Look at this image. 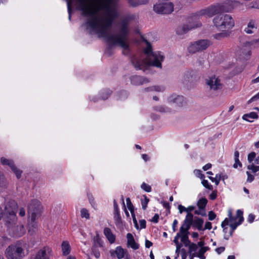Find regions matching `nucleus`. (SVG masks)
<instances>
[{
	"label": "nucleus",
	"mask_w": 259,
	"mask_h": 259,
	"mask_svg": "<svg viewBox=\"0 0 259 259\" xmlns=\"http://www.w3.org/2000/svg\"><path fill=\"white\" fill-rule=\"evenodd\" d=\"M194 173L196 176L202 180L205 178L204 175L202 173V171L200 170L196 169L194 170Z\"/></svg>",
	"instance_id": "5fc2aeb1"
},
{
	"label": "nucleus",
	"mask_w": 259,
	"mask_h": 259,
	"mask_svg": "<svg viewBox=\"0 0 259 259\" xmlns=\"http://www.w3.org/2000/svg\"><path fill=\"white\" fill-rule=\"evenodd\" d=\"M218 174L216 175L215 178H213L212 177H209L208 178L209 180H210L212 182H214L216 185H218L221 179V175H219V179H218Z\"/></svg>",
	"instance_id": "09e8293b"
},
{
	"label": "nucleus",
	"mask_w": 259,
	"mask_h": 259,
	"mask_svg": "<svg viewBox=\"0 0 259 259\" xmlns=\"http://www.w3.org/2000/svg\"><path fill=\"white\" fill-rule=\"evenodd\" d=\"M189 252L195 251L197 249V245L194 243H191L189 245Z\"/></svg>",
	"instance_id": "603ef678"
},
{
	"label": "nucleus",
	"mask_w": 259,
	"mask_h": 259,
	"mask_svg": "<svg viewBox=\"0 0 259 259\" xmlns=\"http://www.w3.org/2000/svg\"><path fill=\"white\" fill-rule=\"evenodd\" d=\"M149 0H130V5L133 7H136L139 5L148 4Z\"/></svg>",
	"instance_id": "a878e982"
},
{
	"label": "nucleus",
	"mask_w": 259,
	"mask_h": 259,
	"mask_svg": "<svg viewBox=\"0 0 259 259\" xmlns=\"http://www.w3.org/2000/svg\"><path fill=\"white\" fill-rule=\"evenodd\" d=\"M98 247L95 246L92 247V251L96 258H99L100 257V252L98 249Z\"/></svg>",
	"instance_id": "49530a36"
},
{
	"label": "nucleus",
	"mask_w": 259,
	"mask_h": 259,
	"mask_svg": "<svg viewBox=\"0 0 259 259\" xmlns=\"http://www.w3.org/2000/svg\"><path fill=\"white\" fill-rule=\"evenodd\" d=\"M12 170L15 173L17 179H20L21 177L22 171L18 169L15 165V164L11 168Z\"/></svg>",
	"instance_id": "f704fd0d"
},
{
	"label": "nucleus",
	"mask_w": 259,
	"mask_h": 259,
	"mask_svg": "<svg viewBox=\"0 0 259 259\" xmlns=\"http://www.w3.org/2000/svg\"><path fill=\"white\" fill-rule=\"evenodd\" d=\"M255 215L252 213H250L247 217V221L249 223H252L255 219Z\"/></svg>",
	"instance_id": "680f3d73"
},
{
	"label": "nucleus",
	"mask_w": 259,
	"mask_h": 259,
	"mask_svg": "<svg viewBox=\"0 0 259 259\" xmlns=\"http://www.w3.org/2000/svg\"><path fill=\"white\" fill-rule=\"evenodd\" d=\"M147 46L144 50V53L148 57V64L151 66L161 68V62L163 61L164 56L160 51H153L152 47L150 42L147 39H144Z\"/></svg>",
	"instance_id": "f03ea898"
},
{
	"label": "nucleus",
	"mask_w": 259,
	"mask_h": 259,
	"mask_svg": "<svg viewBox=\"0 0 259 259\" xmlns=\"http://www.w3.org/2000/svg\"><path fill=\"white\" fill-rule=\"evenodd\" d=\"M143 197H144V199H141V204L142 206V208L144 210H145L147 207L148 203L149 202V199L147 198L145 195H144Z\"/></svg>",
	"instance_id": "a19ab883"
},
{
	"label": "nucleus",
	"mask_w": 259,
	"mask_h": 259,
	"mask_svg": "<svg viewBox=\"0 0 259 259\" xmlns=\"http://www.w3.org/2000/svg\"><path fill=\"white\" fill-rule=\"evenodd\" d=\"M30 218V222L28 224V233L32 235L34 234L37 230V224L36 220L38 218L34 217V219Z\"/></svg>",
	"instance_id": "6ab92c4d"
},
{
	"label": "nucleus",
	"mask_w": 259,
	"mask_h": 259,
	"mask_svg": "<svg viewBox=\"0 0 259 259\" xmlns=\"http://www.w3.org/2000/svg\"><path fill=\"white\" fill-rule=\"evenodd\" d=\"M191 226V225L183 223L180 227L179 233L182 235L189 234V230L190 229Z\"/></svg>",
	"instance_id": "c85d7f7f"
},
{
	"label": "nucleus",
	"mask_w": 259,
	"mask_h": 259,
	"mask_svg": "<svg viewBox=\"0 0 259 259\" xmlns=\"http://www.w3.org/2000/svg\"><path fill=\"white\" fill-rule=\"evenodd\" d=\"M189 234L182 235L181 241L184 244V245L187 247L191 243L188 237Z\"/></svg>",
	"instance_id": "c9c22d12"
},
{
	"label": "nucleus",
	"mask_w": 259,
	"mask_h": 259,
	"mask_svg": "<svg viewBox=\"0 0 259 259\" xmlns=\"http://www.w3.org/2000/svg\"><path fill=\"white\" fill-rule=\"evenodd\" d=\"M131 82L134 85H138L148 82L149 80L146 77L139 75H134L131 77Z\"/></svg>",
	"instance_id": "f3484780"
},
{
	"label": "nucleus",
	"mask_w": 259,
	"mask_h": 259,
	"mask_svg": "<svg viewBox=\"0 0 259 259\" xmlns=\"http://www.w3.org/2000/svg\"><path fill=\"white\" fill-rule=\"evenodd\" d=\"M247 168L249 170H251L254 173L259 171V166H255L253 164L248 165Z\"/></svg>",
	"instance_id": "3c124183"
},
{
	"label": "nucleus",
	"mask_w": 259,
	"mask_h": 259,
	"mask_svg": "<svg viewBox=\"0 0 259 259\" xmlns=\"http://www.w3.org/2000/svg\"><path fill=\"white\" fill-rule=\"evenodd\" d=\"M258 118V116L256 112H251L249 113L245 114L243 115L242 119L248 122H251L253 121L250 120L249 118L251 119H257Z\"/></svg>",
	"instance_id": "b1692460"
},
{
	"label": "nucleus",
	"mask_w": 259,
	"mask_h": 259,
	"mask_svg": "<svg viewBox=\"0 0 259 259\" xmlns=\"http://www.w3.org/2000/svg\"><path fill=\"white\" fill-rule=\"evenodd\" d=\"M131 214H132V219H133V223L134 224L135 227L136 228V229L139 230V225L138 224L137 220L136 218L135 214V213H132Z\"/></svg>",
	"instance_id": "4d7b16f0"
},
{
	"label": "nucleus",
	"mask_w": 259,
	"mask_h": 259,
	"mask_svg": "<svg viewBox=\"0 0 259 259\" xmlns=\"http://www.w3.org/2000/svg\"><path fill=\"white\" fill-rule=\"evenodd\" d=\"M237 217H239V220L237 222H234L230 224L231 231L230 232V236H232L233 232L236 229L237 227L240 225L244 221L243 211L241 209L237 210Z\"/></svg>",
	"instance_id": "4468645a"
},
{
	"label": "nucleus",
	"mask_w": 259,
	"mask_h": 259,
	"mask_svg": "<svg viewBox=\"0 0 259 259\" xmlns=\"http://www.w3.org/2000/svg\"><path fill=\"white\" fill-rule=\"evenodd\" d=\"M217 197V190L213 191L209 195V199L213 200L216 199Z\"/></svg>",
	"instance_id": "69168bd1"
},
{
	"label": "nucleus",
	"mask_w": 259,
	"mask_h": 259,
	"mask_svg": "<svg viewBox=\"0 0 259 259\" xmlns=\"http://www.w3.org/2000/svg\"><path fill=\"white\" fill-rule=\"evenodd\" d=\"M226 5L224 4H217L211 5L205 9L201 10L196 13L193 17L197 18L203 16L211 17L216 14L227 12L228 10L226 9Z\"/></svg>",
	"instance_id": "20e7f679"
},
{
	"label": "nucleus",
	"mask_w": 259,
	"mask_h": 259,
	"mask_svg": "<svg viewBox=\"0 0 259 259\" xmlns=\"http://www.w3.org/2000/svg\"><path fill=\"white\" fill-rule=\"evenodd\" d=\"M164 90V88L162 86H153L150 88L145 89V91L149 92L150 91H155L156 92H163Z\"/></svg>",
	"instance_id": "72a5a7b5"
},
{
	"label": "nucleus",
	"mask_w": 259,
	"mask_h": 259,
	"mask_svg": "<svg viewBox=\"0 0 259 259\" xmlns=\"http://www.w3.org/2000/svg\"><path fill=\"white\" fill-rule=\"evenodd\" d=\"M193 215L191 212L187 213L183 223L192 226L193 223Z\"/></svg>",
	"instance_id": "7c9ffc66"
},
{
	"label": "nucleus",
	"mask_w": 259,
	"mask_h": 259,
	"mask_svg": "<svg viewBox=\"0 0 259 259\" xmlns=\"http://www.w3.org/2000/svg\"><path fill=\"white\" fill-rule=\"evenodd\" d=\"M246 174L247 175V181L250 183L252 182L254 179V176L250 174L249 171H247Z\"/></svg>",
	"instance_id": "0e129e2a"
},
{
	"label": "nucleus",
	"mask_w": 259,
	"mask_h": 259,
	"mask_svg": "<svg viewBox=\"0 0 259 259\" xmlns=\"http://www.w3.org/2000/svg\"><path fill=\"white\" fill-rule=\"evenodd\" d=\"M77 9L82 15L90 17L85 24L93 30H97L99 37H104L111 45H119L124 50L122 54L127 55L130 53V46L126 42L129 35L127 23L123 22L119 32L110 34L107 29L110 28L114 20L117 17L116 10L111 7L114 0H76Z\"/></svg>",
	"instance_id": "f257e3e1"
},
{
	"label": "nucleus",
	"mask_w": 259,
	"mask_h": 259,
	"mask_svg": "<svg viewBox=\"0 0 259 259\" xmlns=\"http://www.w3.org/2000/svg\"><path fill=\"white\" fill-rule=\"evenodd\" d=\"M235 163L233 164V167L235 168H237L238 167V166H239L240 167H242V164L241 162L240 161L239 159H235Z\"/></svg>",
	"instance_id": "13d9d810"
},
{
	"label": "nucleus",
	"mask_w": 259,
	"mask_h": 259,
	"mask_svg": "<svg viewBox=\"0 0 259 259\" xmlns=\"http://www.w3.org/2000/svg\"><path fill=\"white\" fill-rule=\"evenodd\" d=\"M153 109L156 111H158L162 113L168 112L170 111L169 108L161 105L154 106Z\"/></svg>",
	"instance_id": "2f4dec72"
},
{
	"label": "nucleus",
	"mask_w": 259,
	"mask_h": 259,
	"mask_svg": "<svg viewBox=\"0 0 259 259\" xmlns=\"http://www.w3.org/2000/svg\"><path fill=\"white\" fill-rule=\"evenodd\" d=\"M201 183L202 185L207 189L209 190H213V186L209 183L207 180H204V179H202V181L201 182Z\"/></svg>",
	"instance_id": "a18cd8bd"
},
{
	"label": "nucleus",
	"mask_w": 259,
	"mask_h": 259,
	"mask_svg": "<svg viewBox=\"0 0 259 259\" xmlns=\"http://www.w3.org/2000/svg\"><path fill=\"white\" fill-rule=\"evenodd\" d=\"M114 206V221L116 226L119 229L123 228V221L120 214L119 209L115 200L113 201Z\"/></svg>",
	"instance_id": "f8f14e48"
},
{
	"label": "nucleus",
	"mask_w": 259,
	"mask_h": 259,
	"mask_svg": "<svg viewBox=\"0 0 259 259\" xmlns=\"http://www.w3.org/2000/svg\"><path fill=\"white\" fill-rule=\"evenodd\" d=\"M206 83L209 86L210 90H218L222 89V84L219 77H216L215 75L209 77L206 79Z\"/></svg>",
	"instance_id": "ddd939ff"
},
{
	"label": "nucleus",
	"mask_w": 259,
	"mask_h": 259,
	"mask_svg": "<svg viewBox=\"0 0 259 259\" xmlns=\"http://www.w3.org/2000/svg\"><path fill=\"white\" fill-rule=\"evenodd\" d=\"M208 217L209 221H213L215 219L217 215L213 211H210L208 212Z\"/></svg>",
	"instance_id": "6e6d98bb"
},
{
	"label": "nucleus",
	"mask_w": 259,
	"mask_h": 259,
	"mask_svg": "<svg viewBox=\"0 0 259 259\" xmlns=\"http://www.w3.org/2000/svg\"><path fill=\"white\" fill-rule=\"evenodd\" d=\"M1 163L4 165H8L12 167V166L14 164V162L13 160L8 159L5 157H2L1 159Z\"/></svg>",
	"instance_id": "473e14b6"
},
{
	"label": "nucleus",
	"mask_w": 259,
	"mask_h": 259,
	"mask_svg": "<svg viewBox=\"0 0 259 259\" xmlns=\"http://www.w3.org/2000/svg\"><path fill=\"white\" fill-rule=\"evenodd\" d=\"M126 238L127 245L128 246H130L134 250L138 249L139 248V244L136 242L134 236L131 233H127Z\"/></svg>",
	"instance_id": "a211bd4d"
},
{
	"label": "nucleus",
	"mask_w": 259,
	"mask_h": 259,
	"mask_svg": "<svg viewBox=\"0 0 259 259\" xmlns=\"http://www.w3.org/2000/svg\"><path fill=\"white\" fill-rule=\"evenodd\" d=\"M42 207L41 203L37 199H32L28 203L27 206V212L29 218L32 219L34 217L39 218L42 212Z\"/></svg>",
	"instance_id": "423d86ee"
},
{
	"label": "nucleus",
	"mask_w": 259,
	"mask_h": 259,
	"mask_svg": "<svg viewBox=\"0 0 259 259\" xmlns=\"http://www.w3.org/2000/svg\"><path fill=\"white\" fill-rule=\"evenodd\" d=\"M153 9L158 14H169L174 11V5L171 2L156 3Z\"/></svg>",
	"instance_id": "1a4fd4ad"
},
{
	"label": "nucleus",
	"mask_w": 259,
	"mask_h": 259,
	"mask_svg": "<svg viewBox=\"0 0 259 259\" xmlns=\"http://www.w3.org/2000/svg\"><path fill=\"white\" fill-rule=\"evenodd\" d=\"M141 188L142 189H143V190L147 192H150L152 191L151 187L145 182H143L141 184Z\"/></svg>",
	"instance_id": "37998d69"
},
{
	"label": "nucleus",
	"mask_w": 259,
	"mask_h": 259,
	"mask_svg": "<svg viewBox=\"0 0 259 259\" xmlns=\"http://www.w3.org/2000/svg\"><path fill=\"white\" fill-rule=\"evenodd\" d=\"M230 222L229 219L227 218H225L224 220L221 223L222 228H224L225 227L229 225V222Z\"/></svg>",
	"instance_id": "774afa93"
},
{
	"label": "nucleus",
	"mask_w": 259,
	"mask_h": 259,
	"mask_svg": "<svg viewBox=\"0 0 259 259\" xmlns=\"http://www.w3.org/2000/svg\"><path fill=\"white\" fill-rule=\"evenodd\" d=\"M203 223L204 221L203 219L195 217L192 225L199 231H202Z\"/></svg>",
	"instance_id": "412c9836"
},
{
	"label": "nucleus",
	"mask_w": 259,
	"mask_h": 259,
	"mask_svg": "<svg viewBox=\"0 0 259 259\" xmlns=\"http://www.w3.org/2000/svg\"><path fill=\"white\" fill-rule=\"evenodd\" d=\"M169 102L176 103L179 106H183L186 103L185 99L182 96H177L176 95H172L168 98Z\"/></svg>",
	"instance_id": "dca6fc26"
},
{
	"label": "nucleus",
	"mask_w": 259,
	"mask_h": 259,
	"mask_svg": "<svg viewBox=\"0 0 259 259\" xmlns=\"http://www.w3.org/2000/svg\"><path fill=\"white\" fill-rule=\"evenodd\" d=\"M126 201L127 207L128 209H129V210L131 211V214L135 213L134 212V207L131 202L130 198H127L126 199Z\"/></svg>",
	"instance_id": "58836bf2"
},
{
	"label": "nucleus",
	"mask_w": 259,
	"mask_h": 259,
	"mask_svg": "<svg viewBox=\"0 0 259 259\" xmlns=\"http://www.w3.org/2000/svg\"><path fill=\"white\" fill-rule=\"evenodd\" d=\"M181 254L182 259H186L187 257V253L186 252V250L184 248H182L181 250Z\"/></svg>",
	"instance_id": "338daca9"
},
{
	"label": "nucleus",
	"mask_w": 259,
	"mask_h": 259,
	"mask_svg": "<svg viewBox=\"0 0 259 259\" xmlns=\"http://www.w3.org/2000/svg\"><path fill=\"white\" fill-rule=\"evenodd\" d=\"M256 153L254 152H251L248 155V161L251 163L255 158Z\"/></svg>",
	"instance_id": "864d4df0"
},
{
	"label": "nucleus",
	"mask_w": 259,
	"mask_h": 259,
	"mask_svg": "<svg viewBox=\"0 0 259 259\" xmlns=\"http://www.w3.org/2000/svg\"><path fill=\"white\" fill-rule=\"evenodd\" d=\"M207 202V199L205 197H202L198 200L197 205L199 209L205 211V207Z\"/></svg>",
	"instance_id": "393cba45"
},
{
	"label": "nucleus",
	"mask_w": 259,
	"mask_h": 259,
	"mask_svg": "<svg viewBox=\"0 0 259 259\" xmlns=\"http://www.w3.org/2000/svg\"><path fill=\"white\" fill-rule=\"evenodd\" d=\"M17 208V203L14 200H10L6 205L5 209L6 212L9 214V216L7 218H10L12 222L17 221V217L16 214V209Z\"/></svg>",
	"instance_id": "9d476101"
},
{
	"label": "nucleus",
	"mask_w": 259,
	"mask_h": 259,
	"mask_svg": "<svg viewBox=\"0 0 259 259\" xmlns=\"http://www.w3.org/2000/svg\"><path fill=\"white\" fill-rule=\"evenodd\" d=\"M211 44L208 39H200L191 43L188 47V51L191 54L205 50Z\"/></svg>",
	"instance_id": "6e6552de"
},
{
	"label": "nucleus",
	"mask_w": 259,
	"mask_h": 259,
	"mask_svg": "<svg viewBox=\"0 0 259 259\" xmlns=\"http://www.w3.org/2000/svg\"><path fill=\"white\" fill-rule=\"evenodd\" d=\"M222 30V32L214 34L213 37L216 39L220 40L222 38L227 37L230 35V32L223 30Z\"/></svg>",
	"instance_id": "cd10ccee"
},
{
	"label": "nucleus",
	"mask_w": 259,
	"mask_h": 259,
	"mask_svg": "<svg viewBox=\"0 0 259 259\" xmlns=\"http://www.w3.org/2000/svg\"><path fill=\"white\" fill-rule=\"evenodd\" d=\"M247 44L250 46H252L254 48L259 47V38L256 39H253L250 41L246 42Z\"/></svg>",
	"instance_id": "c03bdc74"
},
{
	"label": "nucleus",
	"mask_w": 259,
	"mask_h": 259,
	"mask_svg": "<svg viewBox=\"0 0 259 259\" xmlns=\"http://www.w3.org/2000/svg\"><path fill=\"white\" fill-rule=\"evenodd\" d=\"M88 198H89V202H90V204H91V205L92 206V207L95 209H97V204L95 202L94 198L93 196L92 195L89 196Z\"/></svg>",
	"instance_id": "8fccbe9b"
},
{
	"label": "nucleus",
	"mask_w": 259,
	"mask_h": 259,
	"mask_svg": "<svg viewBox=\"0 0 259 259\" xmlns=\"http://www.w3.org/2000/svg\"><path fill=\"white\" fill-rule=\"evenodd\" d=\"M126 250L121 246H118L116 247L114 253L116 254L118 259H121L124 257Z\"/></svg>",
	"instance_id": "5701e85b"
},
{
	"label": "nucleus",
	"mask_w": 259,
	"mask_h": 259,
	"mask_svg": "<svg viewBox=\"0 0 259 259\" xmlns=\"http://www.w3.org/2000/svg\"><path fill=\"white\" fill-rule=\"evenodd\" d=\"M131 61L136 70H140L142 69V65L140 60L137 59L135 56L132 57Z\"/></svg>",
	"instance_id": "c756f323"
},
{
	"label": "nucleus",
	"mask_w": 259,
	"mask_h": 259,
	"mask_svg": "<svg viewBox=\"0 0 259 259\" xmlns=\"http://www.w3.org/2000/svg\"><path fill=\"white\" fill-rule=\"evenodd\" d=\"M80 215L82 218H85L86 219H90V213L89 211L85 208H83L81 209Z\"/></svg>",
	"instance_id": "e433bc0d"
},
{
	"label": "nucleus",
	"mask_w": 259,
	"mask_h": 259,
	"mask_svg": "<svg viewBox=\"0 0 259 259\" xmlns=\"http://www.w3.org/2000/svg\"><path fill=\"white\" fill-rule=\"evenodd\" d=\"M202 24L200 22H197L195 24L189 27L188 25H184L177 28L176 33L178 35H182L186 33L189 30L192 28H197L201 26Z\"/></svg>",
	"instance_id": "2eb2a0df"
},
{
	"label": "nucleus",
	"mask_w": 259,
	"mask_h": 259,
	"mask_svg": "<svg viewBox=\"0 0 259 259\" xmlns=\"http://www.w3.org/2000/svg\"><path fill=\"white\" fill-rule=\"evenodd\" d=\"M61 247L63 255L66 256L70 253L71 247L68 241H63L61 244Z\"/></svg>",
	"instance_id": "4be33fe9"
},
{
	"label": "nucleus",
	"mask_w": 259,
	"mask_h": 259,
	"mask_svg": "<svg viewBox=\"0 0 259 259\" xmlns=\"http://www.w3.org/2000/svg\"><path fill=\"white\" fill-rule=\"evenodd\" d=\"M108 44V48L106 50V54L108 55V56H111L113 54L112 52V48L116 46H120L119 45H111L108 42H107Z\"/></svg>",
	"instance_id": "79ce46f5"
},
{
	"label": "nucleus",
	"mask_w": 259,
	"mask_h": 259,
	"mask_svg": "<svg viewBox=\"0 0 259 259\" xmlns=\"http://www.w3.org/2000/svg\"><path fill=\"white\" fill-rule=\"evenodd\" d=\"M159 219V215L157 213H155L153 217L151 220H150V221L152 222H153L154 223H157L158 222Z\"/></svg>",
	"instance_id": "e2e57ef3"
},
{
	"label": "nucleus",
	"mask_w": 259,
	"mask_h": 259,
	"mask_svg": "<svg viewBox=\"0 0 259 259\" xmlns=\"http://www.w3.org/2000/svg\"><path fill=\"white\" fill-rule=\"evenodd\" d=\"M5 253L8 259H21L24 256V249L17 244L9 246Z\"/></svg>",
	"instance_id": "0eeeda50"
},
{
	"label": "nucleus",
	"mask_w": 259,
	"mask_h": 259,
	"mask_svg": "<svg viewBox=\"0 0 259 259\" xmlns=\"http://www.w3.org/2000/svg\"><path fill=\"white\" fill-rule=\"evenodd\" d=\"M212 228V224L210 222H207L205 223L204 227H203V230L204 231L205 230H211Z\"/></svg>",
	"instance_id": "bf43d9fd"
},
{
	"label": "nucleus",
	"mask_w": 259,
	"mask_h": 259,
	"mask_svg": "<svg viewBox=\"0 0 259 259\" xmlns=\"http://www.w3.org/2000/svg\"><path fill=\"white\" fill-rule=\"evenodd\" d=\"M104 234L109 242L112 244L115 241V235H114L109 228L106 227L104 229Z\"/></svg>",
	"instance_id": "aec40b11"
},
{
	"label": "nucleus",
	"mask_w": 259,
	"mask_h": 259,
	"mask_svg": "<svg viewBox=\"0 0 259 259\" xmlns=\"http://www.w3.org/2000/svg\"><path fill=\"white\" fill-rule=\"evenodd\" d=\"M94 244L92 246H95L97 247H101L103 246V241L98 233H97L96 235L94 236Z\"/></svg>",
	"instance_id": "bb28decb"
},
{
	"label": "nucleus",
	"mask_w": 259,
	"mask_h": 259,
	"mask_svg": "<svg viewBox=\"0 0 259 259\" xmlns=\"http://www.w3.org/2000/svg\"><path fill=\"white\" fill-rule=\"evenodd\" d=\"M214 26L218 30L231 29L234 26L233 18L229 14H220L213 19Z\"/></svg>",
	"instance_id": "7ed1b4c3"
},
{
	"label": "nucleus",
	"mask_w": 259,
	"mask_h": 259,
	"mask_svg": "<svg viewBox=\"0 0 259 259\" xmlns=\"http://www.w3.org/2000/svg\"><path fill=\"white\" fill-rule=\"evenodd\" d=\"M207 249H208L207 247H201L199 250V252L197 255V256L199 257V258H200L201 259H204L205 256L203 255V254L207 250Z\"/></svg>",
	"instance_id": "ea45409f"
},
{
	"label": "nucleus",
	"mask_w": 259,
	"mask_h": 259,
	"mask_svg": "<svg viewBox=\"0 0 259 259\" xmlns=\"http://www.w3.org/2000/svg\"><path fill=\"white\" fill-rule=\"evenodd\" d=\"M6 225L8 227L10 234L13 237L18 238L23 236L25 233V229L22 225H14L15 222H12L9 218H6Z\"/></svg>",
	"instance_id": "39448f33"
},
{
	"label": "nucleus",
	"mask_w": 259,
	"mask_h": 259,
	"mask_svg": "<svg viewBox=\"0 0 259 259\" xmlns=\"http://www.w3.org/2000/svg\"><path fill=\"white\" fill-rule=\"evenodd\" d=\"M7 181L4 175L0 173V187H4L6 186Z\"/></svg>",
	"instance_id": "de8ad7c7"
},
{
	"label": "nucleus",
	"mask_w": 259,
	"mask_h": 259,
	"mask_svg": "<svg viewBox=\"0 0 259 259\" xmlns=\"http://www.w3.org/2000/svg\"><path fill=\"white\" fill-rule=\"evenodd\" d=\"M112 91L109 89H106L102 93L101 97L103 100H106L110 96Z\"/></svg>",
	"instance_id": "4c0bfd02"
},
{
	"label": "nucleus",
	"mask_w": 259,
	"mask_h": 259,
	"mask_svg": "<svg viewBox=\"0 0 259 259\" xmlns=\"http://www.w3.org/2000/svg\"><path fill=\"white\" fill-rule=\"evenodd\" d=\"M194 213L195 214H197V215H201L203 217L206 215L205 211L202 210V209H199V210H195L194 211Z\"/></svg>",
	"instance_id": "052dcab7"
},
{
	"label": "nucleus",
	"mask_w": 259,
	"mask_h": 259,
	"mask_svg": "<svg viewBox=\"0 0 259 259\" xmlns=\"http://www.w3.org/2000/svg\"><path fill=\"white\" fill-rule=\"evenodd\" d=\"M52 256V249L49 246H45L36 253L34 259H50Z\"/></svg>",
	"instance_id": "9b49d317"
}]
</instances>
